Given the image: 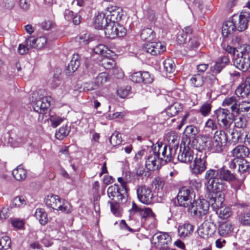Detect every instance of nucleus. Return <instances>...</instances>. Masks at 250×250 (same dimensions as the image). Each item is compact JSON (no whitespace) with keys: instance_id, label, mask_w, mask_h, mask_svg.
<instances>
[{"instance_id":"nucleus-63","label":"nucleus","mask_w":250,"mask_h":250,"mask_svg":"<svg viewBox=\"0 0 250 250\" xmlns=\"http://www.w3.org/2000/svg\"><path fill=\"white\" fill-rule=\"evenodd\" d=\"M189 185L191 188L198 190L202 187V183L199 179H191L189 181Z\"/></svg>"},{"instance_id":"nucleus-58","label":"nucleus","mask_w":250,"mask_h":250,"mask_svg":"<svg viewBox=\"0 0 250 250\" xmlns=\"http://www.w3.org/2000/svg\"><path fill=\"white\" fill-rule=\"evenodd\" d=\"M19 6L23 11H26L30 7L31 3L29 0H17Z\"/></svg>"},{"instance_id":"nucleus-56","label":"nucleus","mask_w":250,"mask_h":250,"mask_svg":"<svg viewBox=\"0 0 250 250\" xmlns=\"http://www.w3.org/2000/svg\"><path fill=\"white\" fill-rule=\"evenodd\" d=\"M154 78L147 71L142 72V82L144 83H150L153 81Z\"/></svg>"},{"instance_id":"nucleus-8","label":"nucleus","mask_w":250,"mask_h":250,"mask_svg":"<svg viewBox=\"0 0 250 250\" xmlns=\"http://www.w3.org/2000/svg\"><path fill=\"white\" fill-rule=\"evenodd\" d=\"M153 153L156 154L160 157L161 160L167 162L170 161L175 154V150L172 148L166 145L163 146L162 144H156L152 146Z\"/></svg>"},{"instance_id":"nucleus-51","label":"nucleus","mask_w":250,"mask_h":250,"mask_svg":"<svg viewBox=\"0 0 250 250\" xmlns=\"http://www.w3.org/2000/svg\"><path fill=\"white\" fill-rule=\"evenodd\" d=\"M110 204L111 211L116 216H119L121 214V210L119 208V204L114 202L108 201Z\"/></svg>"},{"instance_id":"nucleus-33","label":"nucleus","mask_w":250,"mask_h":250,"mask_svg":"<svg viewBox=\"0 0 250 250\" xmlns=\"http://www.w3.org/2000/svg\"><path fill=\"white\" fill-rule=\"evenodd\" d=\"M34 215L42 225H45L47 223V215L44 209L41 208H37L35 212Z\"/></svg>"},{"instance_id":"nucleus-34","label":"nucleus","mask_w":250,"mask_h":250,"mask_svg":"<svg viewBox=\"0 0 250 250\" xmlns=\"http://www.w3.org/2000/svg\"><path fill=\"white\" fill-rule=\"evenodd\" d=\"M14 177L18 181L24 180L26 176V172L22 166L19 165L12 171Z\"/></svg>"},{"instance_id":"nucleus-57","label":"nucleus","mask_w":250,"mask_h":250,"mask_svg":"<svg viewBox=\"0 0 250 250\" xmlns=\"http://www.w3.org/2000/svg\"><path fill=\"white\" fill-rule=\"evenodd\" d=\"M36 48L42 49L46 44L47 39L44 36H41L36 39Z\"/></svg>"},{"instance_id":"nucleus-43","label":"nucleus","mask_w":250,"mask_h":250,"mask_svg":"<svg viewBox=\"0 0 250 250\" xmlns=\"http://www.w3.org/2000/svg\"><path fill=\"white\" fill-rule=\"evenodd\" d=\"M164 69L166 72L172 73L174 72L175 68V63L171 59H167L163 62Z\"/></svg>"},{"instance_id":"nucleus-16","label":"nucleus","mask_w":250,"mask_h":250,"mask_svg":"<svg viewBox=\"0 0 250 250\" xmlns=\"http://www.w3.org/2000/svg\"><path fill=\"white\" fill-rule=\"evenodd\" d=\"M249 19V14L244 12L241 13L239 16H234L232 21L235 25V29L242 32L247 29Z\"/></svg>"},{"instance_id":"nucleus-15","label":"nucleus","mask_w":250,"mask_h":250,"mask_svg":"<svg viewBox=\"0 0 250 250\" xmlns=\"http://www.w3.org/2000/svg\"><path fill=\"white\" fill-rule=\"evenodd\" d=\"M105 21L116 22L120 21L122 18L121 9L115 5H109L105 10Z\"/></svg>"},{"instance_id":"nucleus-3","label":"nucleus","mask_w":250,"mask_h":250,"mask_svg":"<svg viewBox=\"0 0 250 250\" xmlns=\"http://www.w3.org/2000/svg\"><path fill=\"white\" fill-rule=\"evenodd\" d=\"M207 153L205 149L196 148L193 164L190 167L191 172L195 175L201 174L207 168Z\"/></svg>"},{"instance_id":"nucleus-14","label":"nucleus","mask_w":250,"mask_h":250,"mask_svg":"<svg viewBox=\"0 0 250 250\" xmlns=\"http://www.w3.org/2000/svg\"><path fill=\"white\" fill-rule=\"evenodd\" d=\"M108 197L116 203H123L126 200V197L120 192L119 186L114 184L110 186L107 189Z\"/></svg>"},{"instance_id":"nucleus-13","label":"nucleus","mask_w":250,"mask_h":250,"mask_svg":"<svg viewBox=\"0 0 250 250\" xmlns=\"http://www.w3.org/2000/svg\"><path fill=\"white\" fill-rule=\"evenodd\" d=\"M171 238L165 232H158L155 234L151 239V244L156 248L161 249L165 248L166 245L170 243Z\"/></svg>"},{"instance_id":"nucleus-47","label":"nucleus","mask_w":250,"mask_h":250,"mask_svg":"<svg viewBox=\"0 0 250 250\" xmlns=\"http://www.w3.org/2000/svg\"><path fill=\"white\" fill-rule=\"evenodd\" d=\"M250 51V46L247 44H243L236 48L237 53L240 54V56L247 57L248 54Z\"/></svg>"},{"instance_id":"nucleus-26","label":"nucleus","mask_w":250,"mask_h":250,"mask_svg":"<svg viewBox=\"0 0 250 250\" xmlns=\"http://www.w3.org/2000/svg\"><path fill=\"white\" fill-rule=\"evenodd\" d=\"M232 112L236 113H244L250 117V102L243 101L238 104L237 107L232 106Z\"/></svg>"},{"instance_id":"nucleus-40","label":"nucleus","mask_w":250,"mask_h":250,"mask_svg":"<svg viewBox=\"0 0 250 250\" xmlns=\"http://www.w3.org/2000/svg\"><path fill=\"white\" fill-rule=\"evenodd\" d=\"M238 171L241 173L250 172V164L247 160L243 159L238 164Z\"/></svg>"},{"instance_id":"nucleus-25","label":"nucleus","mask_w":250,"mask_h":250,"mask_svg":"<svg viewBox=\"0 0 250 250\" xmlns=\"http://www.w3.org/2000/svg\"><path fill=\"white\" fill-rule=\"evenodd\" d=\"M79 58L80 57L78 54H73L71 60L65 69V73L67 75H71L78 69L80 64Z\"/></svg>"},{"instance_id":"nucleus-52","label":"nucleus","mask_w":250,"mask_h":250,"mask_svg":"<svg viewBox=\"0 0 250 250\" xmlns=\"http://www.w3.org/2000/svg\"><path fill=\"white\" fill-rule=\"evenodd\" d=\"M223 106H230L231 110H232V106L237 107L238 105L236 104V100L234 97H230L226 98L222 103Z\"/></svg>"},{"instance_id":"nucleus-48","label":"nucleus","mask_w":250,"mask_h":250,"mask_svg":"<svg viewBox=\"0 0 250 250\" xmlns=\"http://www.w3.org/2000/svg\"><path fill=\"white\" fill-rule=\"evenodd\" d=\"M11 240L8 236H4L0 238V250H7L10 248Z\"/></svg>"},{"instance_id":"nucleus-23","label":"nucleus","mask_w":250,"mask_h":250,"mask_svg":"<svg viewBox=\"0 0 250 250\" xmlns=\"http://www.w3.org/2000/svg\"><path fill=\"white\" fill-rule=\"evenodd\" d=\"M249 153V149L243 145L238 146L231 151V155L233 157L242 160L247 157Z\"/></svg>"},{"instance_id":"nucleus-42","label":"nucleus","mask_w":250,"mask_h":250,"mask_svg":"<svg viewBox=\"0 0 250 250\" xmlns=\"http://www.w3.org/2000/svg\"><path fill=\"white\" fill-rule=\"evenodd\" d=\"M70 131V128L67 125L62 126L56 132L55 136L59 140H62L66 137Z\"/></svg>"},{"instance_id":"nucleus-53","label":"nucleus","mask_w":250,"mask_h":250,"mask_svg":"<svg viewBox=\"0 0 250 250\" xmlns=\"http://www.w3.org/2000/svg\"><path fill=\"white\" fill-rule=\"evenodd\" d=\"M211 107L212 106L210 103H204L201 105L200 108V112L204 116H207L209 114L211 109Z\"/></svg>"},{"instance_id":"nucleus-60","label":"nucleus","mask_w":250,"mask_h":250,"mask_svg":"<svg viewBox=\"0 0 250 250\" xmlns=\"http://www.w3.org/2000/svg\"><path fill=\"white\" fill-rule=\"evenodd\" d=\"M130 80L134 83H141L142 82V72L139 71L133 73L130 76Z\"/></svg>"},{"instance_id":"nucleus-49","label":"nucleus","mask_w":250,"mask_h":250,"mask_svg":"<svg viewBox=\"0 0 250 250\" xmlns=\"http://www.w3.org/2000/svg\"><path fill=\"white\" fill-rule=\"evenodd\" d=\"M155 189L159 190H163L165 186V181L161 177H156L153 182Z\"/></svg>"},{"instance_id":"nucleus-55","label":"nucleus","mask_w":250,"mask_h":250,"mask_svg":"<svg viewBox=\"0 0 250 250\" xmlns=\"http://www.w3.org/2000/svg\"><path fill=\"white\" fill-rule=\"evenodd\" d=\"M142 217L145 218H150L154 220V214L151 208H142L141 211Z\"/></svg>"},{"instance_id":"nucleus-50","label":"nucleus","mask_w":250,"mask_h":250,"mask_svg":"<svg viewBox=\"0 0 250 250\" xmlns=\"http://www.w3.org/2000/svg\"><path fill=\"white\" fill-rule=\"evenodd\" d=\"M247 121L245 117L240 116L234 120L235 126L239 128H243L247 126Z\"/></svg>"},{"instance_id":"nucleus-21","label":"nucleus","mask_w":250,"mask_h":250,"mask_svg":"<svg viewBox=\"0 0 250 250\" xmlns=\"http://www.w3.org/2000/svg\"><path fill=\"white\" fill-rule=\"evenodd\" d=\"M162 164V161L158 155L153 153L149 155L146 162V165L147 168L150 170H155L159 168Z\"/></svg>"},{"instance_id":"nucleus-19","label":"nucleus","mask_w":250,"mask_h":250,"mask_svg":"<svg viewBox=\"0 0 250 250\" xmlns=\"http://www.w3.org/2000/svg\"><path fill=\"white\" fill-rule=\"evenodd\" d=\"M234 65L238 69L243 71H247L250 67V60L249 58L240 56L237 53L232 58Z\"/></svg>"},{"instance_id":"nucleus-1","label":"nucleus","mask_w":250,"mask_h":250,"mask_svg":"<svg viewBox=\"0 0 250 250\" xmlns=\"http://www.w3.org/2000/svg\"><path fill=\"white\" fill-rule=\"evenodd\" d=\"M235 179V175L224 167L217 169H209L206 171L205 175V183L212 184L213 186L218 183L222 185L223 188H225V184L223 181L230 183Z\"/></svg>"},{"instance_id":"nucleus-46","label":"nucleus","mask_w":250,"mask_h":250,"mask_svg":"<svg viewBox=\"0 0 250 250\" xmlns=\"http://www.w3.org/2000/svg\"><path fill=\"white\" fill-rule=\"evenodd\" d=\"M108 78V75L106 73H101L98 75L95 80V84L97 86H100L105 83Z\"/></svg>"},{"instance_id":"nucleus-10","label":"nucleus","mask_w":250,"mask_h":250,"mask_svg":"<svg viewBox=\"0 0 250 250\" xmlns=\"http://www.w3.org/2000/svg\"><path fill=\"white\" fill-rule=\"evenodd\" d=\"M216 226L212 219V215L209 216V220H205L198 229V233L203 238L211 236L216 231Z\"/></svg>"},{"instance_id":"nucleus-38","label":"nucleus","mask_w":250,"mask_h":250,"mask_svg":"<svg viewBox=\"0 0 250 250\" xmlns=\"http://www.w3.org/2000/svg\"><path fill=\"white\" fill-rule=\"evenodd\" d=\"M212 138L224 146H225L228 141L227 134L222 130L216 131Z\"/></svg>"},{"instance_id":"nucleus-9","label":"nucleus","mask_w":250,"mask_h":250,"mask_svg":"<svg viewBox=\"0 0 250 250\" xmlns=\"http://www.w3.org/2000/svg\"><path fill=\"white\" fill-rule=\"evenodd\" d=\"M195 197V194L193 191L186 187L181 188L178 193L177 198L179 205L187 209L191 206L193 203V198Z\"/></svg>"},{"instance_id":"nucleus-18","label":"nucleus","mask_w":250,"mask_h":250,"mask_svg":"<svg viewBox=\"0 0 250 250\" xmlns=\"http://www.w3.org/2000/svg\"><path fill=\"white\" fill-rule=\"evenodd\" d=\"M7 144L11 146L16 147L20 146L25 143L26 139L21 134L11 132L9 133L6 138Z\"/></svg>"},{"instance_id":"nucleus-27","label":"nucleus","mask_w":250,"mask_h":250,"mask_svg":"<svg viewBox=\"0 0 250 250\" xmlns=\"http://www.w3.org/2000/svg\"><path fill=\"white\" fill-rule=\"evenodd\" d=\"M229 62V60L227 57H223L218 60L213 66L210 67L211 71L213 73H219Z\"/></svg>"},{"instance_id":"nucleus-7","label":"nucleus","mask_w":250,"mask_h":250,"mask_svg":"<svg viewBox=\"0 0 250 250\" xmlns=\"http://www.w3.org/2000/svg\"><path fill=\"white\" fill-rule=\"evenodd\" d=\"M215 115L221 127L225 129L230 127L233 120L229 110L220 108L215 111Z\"/></svg>"},{"instance_id":"nucleus-59","label":"nucleus","mask_w":250,"mask_h":250,"mask_svg":"<svg viewBox=\"0 0 250 250\" xmlns=\"http://www.w3.org/2000/svg\"><path fill=\"white\" fill-rule=\"evenodd\" d=\"M51 125L53 127H56L63 121V118L59 116H51L50 118Z\"/></svg>"},{"instance_id":"nucleus-39","label":"nucleus","mask_w":250,"mask_h":250,"mask_svg":"<svg viewBox=\"0 0 250 250\" xmlns=\"http://www.w3.org/2000/svg\"><path fill=\"white\" fill-rule=\"evenodd\" d=\"M215 211L218 214L219 217L223 219H227L231 214L229 208L225 206H222L220 208L217 209Z\"/></svg>"},{"instance_id":"nucleus-45","label":"nucleus","mask_w":250,"mask_h":250,"mask_svg":"<svg viewBox=\"0 0 250 250\" xmlns=\"http://www.w3.org/2000/svg\"><path fill=\"white\" fill-rule=\"evenodd\" d=\"M173 135L171 134L168 139V141L169 142V146L171 148H172V149H174L175 150V148H178V144H179V140L178 137L177 135H174V133H172Z\"/></svg>"},{"instance_id":"nucleus-62","label":"nucleus","mask_w":250,"mask_h":250,"mask_svg":"<svg viewBox=\"0 0 250 250\" xmlns=\"http://www.w3.org/2000/svg\"><path fill=\"white\" fill-rule=\"evenodd\" d=\"M205 128L208 129V131H212L216 129L217 126L215 121L211 119H209L205 123Z\"/></svg>"},{"instance_id":"nucleus-20","label":"nucleus","mask_w":250,"mask_h":250,"mask_svg":"<svg viewBox=\"0 0 250 250\" xmlns=\"http://www.w3.org/2000/svg\"><path fill=\"white\" fill-rule=\"evenodd\" d=\"M194 154L195 152H193L189 147H184L183 150L180 149L177 159L182 163H190L195 157Z\"/></svg>"},{"instance_id":"nucleus-36","label":"nucleus","mask_w":250,"mask_h":250,"mask_svg":"<svg viewBox=\"0 0 250 250\" xmlns=\"http://www.w3.org/2000/svg\"><path fill=\"white\" fill-rule=\"evenodd\" d=\"M93 51L96 54L101 55L102 58L106 55L113 54L111 50L108 49L107 46L103 44H99L95 46L93 48Z\"/></svg>"},{"instance_id":"nucleus-35","label":"nucleus","mask_w":250,"mask_h":250,"mask_svg":"<svg viewBox=\"0 0 250 250\" xmlns=\"http://www.w3.org/2000/svg\"><path fill=\"white\" fill-rule=\"evenodd\" d=\"M105 15L104 13H98L95 16L94 20L95 28L97 29H101L103 28L104 24H106L104 17Z\"/></svg>"},{"instance_id":"nucleus-5","label":"nucleus","mask_w":250,"mask_h":250,"mask_svg":"<svg viewBox=\"0 0 250 250\" xmlns=\"http://www.w3.org/2000/svg\"><path fill=\"white\" fill-rule=\"evenodd\" d=\"M209 203L206 200L202 199L194 200L188 209V211L196 218H201L206 215L208 211Z\"/></svg>"},{"instance_id":"nucleus-2","label":"nucleus","mask_w":250,"mask_h":250,"mask_svg":"<svg viewBox=\"0 0 250 250\" xmlns=\"http://www.w3.org/2000/svg\"><path fill=\"white\" fill-rule=\"evenodd\" d=\"M217 184V185L213 186L212 184L205 183L207 193L209 198L208 203L211 204V207L215 210L223 206L225 200L224 195L222 192L224 188H223L222 185Z\"/></svg>"},{"instance_id":"nucleus-44","label":"nucleus","mask_w":250,"mask_h":250,"mask_svg":"<svg viewBox=\"0 0 250 250\" xmlns=\"http://www.w3.org/2000/svg\"><path fill=\"white\" fill-rule=\"evenodd\" d=\"M26 204V202L22 196H17L12 201V205L16 208H23Z\"/></svg>"},{"instance_id":"nucleus-30","label":"nucleus","mask_w":250,"mask_h":250,"mask_svg":"<svg viewBox=\"0 0 250 250\" xmlns=\"http://www.w3.org/2000/svg\"><path fill=\"white\" fill-rule=\"evenodd\" d=\"M235 25L232 21H229L225 22L222 26V34L225 37H228L232 34L235 31Z\"/></svg>"},{"instance_id":"nucleus-4","label":"nucleus","mask_w":250,"mask_h":250,"mask_svg":"<svg viewBox=\"0 0 250 250\" xmlns=\"http://www.w3.org/2000/svg\"><path fill=\"white\" fill-rule=\"evenodd\" d=\"M45 202L48 207L65 213H70L72 210V207L69 203L63 200L62 201L58 195H47L45 199Z\"/></svg>"},{"instance_id":"nucleus-61","label":"nucleus","mask_w":250,"mask_h":250,"mask_svg":"<svg viewBox=\"0 0 250 250\" xmlns=\"http://www.w3.org/2000/svg\"><path fill=\"white\" fill-rule=\"evenodd\" d=\"M240 222L243 225L250 226V211L246 212L241 216Z\"/></svg>"},{"instance_id":"nucleus-11","label":"nucleus","mask_w":250,"mask_h":250,"mask_svg":"<svg viewBox=\"0 0 250 250\" xmlns=\"http://www.w3.org/2000/svg\"><path fill=\"white\" fill-rule=\"evenodd\" d=\"M139 200L143 204L150 205L153 202V194L151 189L146 186H139L137 189Z\"/></svg>"},{"instance_id":"nucleus-17","label":"nucleus","mask_w":250,"mask_h":250,"mask_svg":"<svg viewBox=\"0 0 250 250\" xmlns=\"http://www.w3.org/2000/svg\"><path fill=\"white\" fill-rule=\"evenodd\" d=\"M145 51L152 55H160L166 50V46L161 42H150L144 45Z\"/></svg>"},{"instance_id":"nucleus-22","label":"nucleus","mask_w":250,"mask_h":250,"mask_svg":"<svg viewBox=\"0 0 250 250\" xmlns=\"http://www.w3.org/2000/svg\"><path fill=\"white\" fill-rule=\"evenodd\" d=\"M250 93V77H247L235 90L238 97L244 98Z\"/></svg>"},{"instance_id":"nucleus-64","label":"nucleus","mask_w":250,"mask_h":250,"mask_svg":"<svg viewBox=\"0 0 250 250\" xmlns=\"http://www.w3.org/2000/svg\"><path fill=\"white\" fill-rule=\"evenodd\" d=\"M28 46L30 48V49L31 48H36V39L33 36H30L29 38H28L25 42Z\"/></svg>"},{"instance_id":"nucleus-31","label":"nucleus","mask_w":250,"mask_h":250,"mask_svg":"<svg viewBox=\"0 0 250 250\" xmlns=\"http://www.w3.org/2000/svg\"><path fill=\"white\" fill-rule=\"evenodd\" d=\"M140 37L143 41L149 43L155 38V33L151 28H146L142 30Z\"/></svg>"},{"instance_id":"nucleus-29","label":"nucleus","mask_w":250,"mask_h":250,"mask_svg":"<svg viewBox=\"0 0 250 250\" xmlns=\"http://www.w3.org/2000/svg\"><path fill=\"white\" fill-rule=\"evenodd\" d=\"M233 230V227L230 223L225 222L222 223L218 228V232L222 236L229 235Z\"/></svg>"},{"instance_id":"nucleus-54","label":"nucleus","mask_w":250,"mask_h":250,"mask_svg":"<svg viewBox=\"0 0 250 250\" xmlns=\"http://www.w3.org/2000/svg\"><path fill=\"white\" fill-rule=\"evenodd\" d=\"M131 87L129 86H126L120 87L117 90V94L122 98H126L129 93Z\"/></svg>"},{"instance_id":"nucleus-12","label":"nucleus","mask_w":250,"mask_h":250,"mask_svg":"<svg viewBox=\"0 0 250 250\" xmlns=\"http://www.w3.org/2000/svg\"><path fill=\"white\" fill-rule=\"evenodd\" d=\"M201 140L202 143L201 149H205V148H207L212 152H220L223 149L224 146L212 138L204 136L202 137Z\"/></svg>"},{"instance_id":"nucleus-24","label":"nucleus","mask_w":250,"mask_h":250,"mask_svg":"<svg viewBox=\"0 0 250 250\" xmlns=\"http://www.w3.org/2000/svg\"><path fill=\"white\" fill-rule=\"evenodd\" d=\"M194 230V226L189 223H185L178 228V233L181 238H185L191 235Z\"/></svg>"},{"instance_id":"nucleus-41","label":"nucleus","mask_w":250,"mask_h":250,"mask_svg":"<svg viewBox=\"0 0 250 250\" xmlns=\"http://www.w3.org/2000/svg\"><path fill=\"white\" fill-rule=\"evenodd\" d=\"M122 142L121 135L118 131H115L109 139V142L113 146L119 145Z\"/></svg>"},{"instance_id":"nucleus-28","label":"nucleus","mask_w":250,"mask_h":250,"mask_svg":"<svg viewBox=\"0 0 250 250\" xmlns=\"http://www.w3.org/2000/svg\"><path fill=\"white\" fill-rule=\"evenodd\" d=\"M112 54L106 55L100 60L99 64L106 69H113L115 63L114 60L111 57Z\"/></svg>"},{"instance_id":"nucleus-37","label":"nucleus","mask_w":250,"mask_h":250,"mask_svg":"<svg viewBox=\"0 0 250 250\" xmlns=\"http://www.w3.org/2000/svg\"><path fill=\"white\" fill-rule=\"evenodd\" d=\"M190 83L194 87H200L204 83L203 77L199 74L193 75L190 79Z\"/></svg>"},{"instance_id":"nucleus-32","label":"nucleus","mask_w":250,"mask_h":250,"mask_svg":"<svg viewBox=\"0 0 250 250\" xmlns=\"http://www.w3.org/2000/svg\"><path fill=\"white\" fill-rule=\"evenodd\" d=\"M182 110L181 104L178 103H175L167 108L165 113L168 117H172L176 115Z\"/></svg>"},{"instance_id":"nucleus-6","label":"nucleus","mask_w":250,"mask_h":250,"mask_svg":"<svg viewBox=\"0 0 250 250\" xmlns=\"http://www.w3.org/2000/svg\"><path fill=\"white\" fill-rule=\"evenodd\" d=\"M104 34L106 38L113 39L116 37H122L125 35L126 30L122 25L116 22L107 21L104 28Z\"/></svg>"}]
</instances>
